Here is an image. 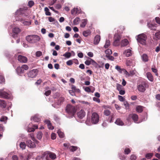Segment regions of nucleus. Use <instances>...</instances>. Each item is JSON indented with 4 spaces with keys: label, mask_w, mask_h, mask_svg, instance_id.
Here are the masks:
<instances>
[{
    "label": "nucleus",
    "mask_w": 160,
    "mask_h": 160,
    "mask_svg": "<svg viewBox=\"0 0 160 160\" xmlns=\"http://www.w3.org/2000/svg\"><path fill=\"white\" fill-rule=\"evenodd\" d=\"M106 57L109 60H111V61H113L114 60V58L112 56L110 55H106Z\"/></svg>",
    "instance_id": "45"
},
{
    "label": "nucleus",
    "mask_w": 160,
    "mask_h": 160,
    "mask_svg": "<svg viewBox=\"0 0 160 160\" xmlns=\"http://www.w3.org/2000/svg\"><path fill=\"white\" fill-rule=\"evenodd\" d=\"M64 100V98L63 97L60 98L58 100V104H61L63 102Z\"/></svg>",
    "instance_id": "40"
},
{
    "label": "nucleus",
    "mask_w": 160,
    "mask_h": 160,
    "mask_svg": "<svg viewBox=\"0 0 160 160\" xmlns=\"http://www.w3.org/2000/svg\"><path fill=\"white\" fill-rule=\"evenodd\" d=\"M123 149L124 150V153L125 154L128 155L131 152V150L129 148H126Z\"/></svg>",
    "instance_id": "34"
},
{
    "label": "nucleus",
    "mask_w": 160,
    "mask_h": 160,
    "mask_svg": "<svg viewBox=\"0 0 160 160\" xmlns=\"http://www.w3.org/2000/svg\"><path fill=\"white\" fill-rule=\"evenodd\" d=\"M26 143L29 147L32 148L35 147L36 145L34 142L32 141L31 140H28L26 142Z\"/></svg>",
    "instance_id": "13"
},
{
    "label": "nucleus",
    "mask_w": 160,
    "mask_h": 160,
    "mask_svg": "<svg viewBox=\"0 0 160 160\" xmlns=\"http://www.w3.org/2000/svg\"><path fill=\"white\" fill-rule=\"evenodd\" d=\"M147 77L148 79L151 82H152L153 80V77L150 72H148L146 73Z\"/></svg>",
    "instance_id": "18"
},
{
    "label": "nucleus",
    "mask_w": 160,
    "mask_h": 160,
    "mask_svg": "<svg viewBox=\"0 0 160 160\" xmlns=\"http://www.w3.org/2000/svg\"><path fill=\"white\" fill-rule=\"evenodd\" d=\"M105 52L106 55H107L111 54L112 53V51L109 49H108L105 50Z\"/></svg>",
    "instance_id": "41"
},
{
    "label": "nucleus",
    "mask_w": 160,
    "mask_h": 160,
    "mask_svg": "<svg viewBox=\"0 0 160 160\" xmlns=\"http://www.w3.org/2000/svg\"><path fill=\"white\" fill-rule=\"evenodd\" d=\"M147 39V37L146 35L143 34L139 35L138 36V38L137 39L138 42L143 45L146 44Z\"/></svg>",
    "instance_id": "3"
},
{
    "label": "nucleus",
    "mask_w": 160,
    "mask_h": 160,
    "mask_svg": "<svg viewBox=\"0 0 160 160\" xmlns=\"http://www.w3.org/2000/svg\"><path fill=\"white\" fill-rule=\"evenodd\" d=\"M69 148L70 151L74 152L76 151L77 149H78V148L76 146H72L70 147Z\"/></svg>",
    "instance_id": "26"
},
{
    "label": "nucleus",
    "mask_w": 160,
    "mask_h": 160,
    "mask_svg": "<svg viewBox=\"0 0 160 160\" xmlns=\"http://www.w3.org/2000/svg\"><path fill=\"white\" fill-rule=\"evenodd\" d=\"M42 135L43 134L42 132H39L37 135V138L38 139H40L42 137Z\"/></svg>",
    "instance_id": "42"
},
{
    "label": "nucleus",
    "mask_w": 160,
    "mask_h": 160,
    "mask_svg": "<svg viewBox=\"0 0 160 160\" xmlns=\"http://www.w3.org/2000/svg\"><path fill=\"white\" fill-rule=\"evenodd\" d=\"M152 153H148L146 154L145 157L147 159H149L152 156Z\"/></svg>",
    "instance_id": "48"
},
{
    "label": "nucleus",
    "mask_w": 160,
    "mask_h": 160,
    "mask_svg": "<svg viewBox=\"0 0 160 160\" xmlns=\"http://www.w3.org/2000/svg\"><path fill=\"white\" fill-rule=\"evenodd\" d=\"M87 20L86 19H83L82 20V23L80 24V27L82 28H84L87 23Z\"/></svg>",
    "instance_id": "24"
},
{
    "label": "nucleus",
    "mask_w": 160,
    "mask_h": 160,
    "mask_svg": "<svg viewBox=\"0 0 160 160\" xmlns=\"http://www.w3.org/2000/svg\"><path fill=\"white\" fill-rule=\"evenodd\" d=\"M51 139L54 140L56 138V134L55 133H52L51 135Z\"/></svg>",
    "instance_id": "57"
},
{
    "label": "nucleus",
    "mask_w": 160,
    "mask_h": 160,
    "mask_svg": "<svg viewBox=\"0 0 160 160\" xmlns=\"http://www.w3.org/2000/svg\"><path fill=\"white\" fill-rule=\"evenodd\" d=\"M121 38V36L118 34H115L113 38V45L115 46H118L120 45V41Z\"/></svg>",
    "instance_id": "5"
},
{
    "label": "nucleus",
    "mask_w": 160,
    "mask_h": 160,
    "mask_svg": "<svg viewBox=\"0 0 160 160\" xmlns=\"http://www.w3.org/2000/svg\"><path fill=\"white\" fill-rule=\"evenodd\" d=\"M115 68L120 73H122L123 71L124 68H121L118 65L115 67Z\"/></svg>",
    "instance_id": "32"
},
{
    "label": "nucleus",
    "mask_w": 160,
    "mask_h": 160,
    "mask_svg": "<svg viewBox=\"0 0 160 160\" xmlns=\"http://www.w3.org/2000/svg\"><path fill=\"white\" fill-rule=\"evenodd\" d=\"M110 44V41L109 40H106V41L105 44L104 46V47L105 48H108Z\"/></svg>",
    "instance_id": "33"
},
{
    "label": "nucleus",
    "mask_w": 160,
    "mask_h": 160,
    "mask_svg": "<svg viewBox=\"0 0 160 160\" xmlns=\"http://www.w3.org/2000/svg\"><path fill=\"white\" fill-rule=\"evenodd\" d=\"M115 123L118 125L122 126L124 125V123L120 118H118L116 121Z\"/></svg>",
    "instance_id": "22"
},
{
    "label": "nucleus",
    "mask_w": 160,
    "mask_h": 160,
    "mask_svg": "<svg viewBox=\"0 0 160 160\" xmlns=\"http://www.w3.org/2000/svg\"><path fill=\"white\" fill-rule=\"evenodd\" d=\"M80 21V19L79 18L76 17L75 18V19L73 21V24L74 25L78 24L79 23Z\"/></svg>",
    "instance_id": "30"
},
{
    "label": "nucleus",
    "mask_w": 160,
    "mask_h": 160,
    "mask_svg": "<svg viewBox=\"0 0 160 160\" xmlns=\"http://www.w3.org/2000/svg\"><path fill=\"white\" fill-rule=\"evenodd\" d=\"M31 120H33L34 122H38L40 121V119L37 115H35L33 117L31 118Z\"/></svg>",
    "instance_id": "17"
},
{
    "label": "nucleus",
    "mask_w": 160,
    "mask_h": 160,
    "mask_svg": "<svg viewBox=\"0 0 160 160\" xmlns=\"http://www.w3.org/2000/svg\"><path fill=\"white\" fill-rule=\"evenodd\" d=\"M145 84V82H143L139 85L137 87L138 90L141 92H144L146 90Z\"/></svg>",
    "instance_id": "9"
},
{
    "label": "nucleus",
    "mask_w": 160,
    "mask_h": 160,
    "mask_svg": "<svg viewBox=\"0 0 160 160\" xmlns=\"http://www.w3.org/2000/svg\"><path fill=\"white\" fill-rule=\"evenodd\" d=\"M78 117L80 118H82L85 116V112L83 110H81L77 113Z\"/></svg>",
    "instance_id": "12"
},
{
    "label": "nucleus",
    "mask_w": 160,
    "mask_h": 160,
    "mask_svg": "<svg viewBox=\"0 0 160 160\" xmlns=\"http://www.w3.org/2000/svg\"><path fill=\"white\" fill-rule=\"evenodd\" d=\"M63 56L67 58H68L71 57V53L69 52H67L63 54Z\"/></svg>",
    "instance_id": "43"
},
{
    "label": "nucleus",
    "mask_w": 160,
    "mask_h": 160,
    "mask_svg": "<svg viewBox=\"0 0 160 160\" xmlns=\"http://www.w3.org/2000/svg\"><path fill=\"white\" fill-rule=\"evenodd\" d=\"M156 38L157 39H160V31L156 32L155 34Z\"/></svg>",
    "instance_id": "46"
},
{
    "label": "nucleus",
    "mask_w": 160,
    "mask_h": 160,
    "mask_svg": "<svg viewBox=\"0 0 160 160\" xmlns=\"http://www.w3.org/2000/svg\"><path fill=\"white\" fill-rule=\"evenodd\" d=\"M66 63L68 65H71L73 64V62L72 60H69Z\"/></svg>",
    "instance_id": "62"
},
{
    "label": "nucleus",
    "mask_w": 160,
    "mask_h": 160,
    "mask_svg": "<svg viewBox=\"0 0 160 160\" xmlns=\"http://www.w3.org/2000/svg\"><path fill=\"white\" fill-rule=\"evenodd\" d=\"M137 157L134 154H132L130 156V159L131 160H136Z\"/></svg>",
    "instance_id": "49"
},
{
    "label": "nucleus",
    "mask_w": 160,
    "mask_h": 160,
    "mask_svg": "<svg viewBox=\"0 0 160 160\" xmlns=\"http://www.w3.org/2000/svg\"><path fill=\"white\" fill-rule=\"evenodd\" d=\"M152 71L155 73V74L156 75V76H158V70L156 69V68H152Z\"/></svg>",
    "instance_id": "51"
},
{
    "label": "nucleus",
    "mask_w": 160,
    "mask_h": 160,
    "mask_svg": "<svg viewBox=\"0 0 160 160\" xmlns=\"http://www.w3.org/2000/svg\"><path fill=\"white\" fill-rule=\"evenodd\" d=\"M100 40V36L98 35H97L94 38V44L95 45H97L99 42Z\"/></svg>",
    "instance_id": "15"
},
{
    "label": "nucleus",
    "mask_w": 160,
    "mask_h": 160,
    "mask_svg": "<svg viewBox=\"0 0 160 160\" xmlns=\"http://www.w3.org/2000/svg\"><path fill=\"white\" fill-rule=\"evenodd\" d=\"M72 88L73 90H74V91L77 92H80V90L78 88H76V87L74 85H72Z\"/></svg>",
    "instance_id": "37"
},
{
    "label": "nucleus",
    "mask_w": 160,
    "mask_h": 160,
    "mask_svg": "<svg viewBox=\"0 0 160 160\" xmlns=\"http://www.w3.org/2000/svg\"><path fill=\"white\" fill-rule=\"evenodd\" d=\"M12 158L13 160H18V157L16 155L13 156L12 157Z\"/></svg>",
    "instance_id": "64"
},
{
    "label": "nucleus",
    "mask_w": 160,
    "mask_h": 160,
    "mask_svg": "<svg viewBox=\"0 0 160 160\" xmlns=\"http://www.w3.org/2000/svg\"><path fill=\"white\" fill-rule=\"evenodd\" d=\"M129 42L127 39H125L121 41V47H125L129 43Z\"/></svg>",
    "instance_id": "14"
},
{
    "label": "nucleus",
    "mask_w": 160,
    "mask_h": 160,
    "mask_svg": "<svg viewBox=\"0 0 160 160\" xmlns=\"http://www.w3.org/2000/svg\"><path fill=\"white\" fill-rule=\"evenodd\" d=\"M21 68L24 70H27L28 69V67L27 65H23L21 66Z\"/></svg>",
    "instance_id": "50"
},
{
    "label": "nucleus",
    "mask_w": 160,
    "mask_h": 160,
    "mask_svg": "<svg viewBox=\"0 0 160 160\" xmlns=\"http://www.w3.org/2000/svg\"><path fill=\"white\" fill-rule=\"evenodd\" d=\"M0 97L2 98L8 99L10 98V95L7 92L0 90Z\"/></svg>",
    "instance_id": "8"
},
{
    "label": "nucleus",
    "mask_w": 160,
    "mask_h": 160,
    "mask_svg": "<svg viewBox=\"0 0 160 160\" xmlns=\"http://www.w3.org/2000/svg\"><path fill=\"white\" fill-rule=\"evenodd\" d=\"M7 106V104L5 101L3 100L0 99V106L3 108H5Z\"/></svg>",
    "instance_id": "21"
},
{
    "label": "nucleus",
    "mask_w": 160,
    "mask_h": 160,
    "mask_svg": "<svg viewBox=\"0 0 160 160\" xmlns=\"http://www.w3.org/2000/svg\"><path fill=\"white\" fill-rule=\"evenodd\" d=\"M34 4V2L32 1H30L28 2V6L30 7H32Z\"/></svg>",
    "instance_id": "52"
},
{
    "label": "nucleus",
    "mask_w": 160,
    "mask_h": 160,
    "mask_svg": "<svg viewBox=\"0 0 160 160\" xmlns=\"http://www.w3.org/2000/svg\"><path fill=\"white\" fill-rule=\"evenodd\" d=\"M92 59L91 58H88V59L85 61V64L88 66L90 64H91V60Z\"/></svg>",
    "instance_id": "35"
},
{
    "label": "nucleus",
    "mask_w": 160,
    "mask_h": 160,
    "mask_svg": "<svg viewBox=\"0 0 160 160\" xmlns=\"http://www.w3.org/2000/svg\"><path fill=\"white\" fill-rule=\"evenodd\" d=\"M51 93V91L50 90H48L46 91L44 95L46 96H48L50 95Z\"/></svg>",
    "instance_id": "56"
},
{
    "label": "nucleus",
    "mask_w": 160,
    "mask_h": 160,
    "mask_svg": "<svg viewBox=\"0 0 160 160\" xmlns=\"http://www.w3.org/2000/svg\"><path fill=\"white\" fill-rule=\"evenodd\" d=\"M58 133L60 138H63L64 137V133L60 131H58Z\"/></svg>",
    "instance_id": "44"
},
{
    "label": "nucleus",
    "mask_w": 160,
    "mask_h": 160,
    "mask_svg": "<svg viewBox=\"0 0 160 160\" xmlns=\"http://www.w3.org/2000/svg\"><path fill=\"white\" fill-rule=\"evenodd\" d=\"M99 117L98 114L96 112H93L91 116V121L93 124H96L99 122Z\"/></svg>",
    "instance_id": "4"
},
{
    "label": "nucleus",
    "mask_w": 160,
    "mask_h": 160,
    "mask_svg": "<svg viewBox=\"0 0 160 160\" xmlns=\"http://www.w3.org/2000/svg\"><path fill=\"white\" fill-rule=\"evenodd\" d=\"M20 147L22 149H25L26 147V144L24 142H21L20 144Z\"/></svg>",
    "instance_id": "38"
},
{
    "label": "nucleus",
    "mask_w": 160,
    "mask_h": 160,
    "mask_svg": "<svg viewBox=\"0 0 160 160\" xmlns=\"http://www.w3.org/2000/svg\"><path fill=\"white\" fill-rule=\"evenodd\" d=\"M42 52L40 51H38L36 52V56L37 57H39L42 56Z\"/></svg>",
    "instance_id": "54"
},
{
    "label": "nucleus",
    "mask_w": 160,
    "mask_h": 160,
    "mask_svg": "<svg viewBox=\"0 0 160 160\" xmlns=\"http://www.w3.org/2000/svg\"><path fill=\"white\" fill-rule=\"evenodd\" d=\"M7 119V118L6 117L2 116L0 119V121L1 122H4Z\"/></svg>",
    "instance_id": "53"
},
{
    "label": "nucleus",
    "mask_w": 160,
    "mask_h": 160,
    "mask_svg": "<svg viewBox=\"0 0 160 160\" xmlns=\"http://www.w3.org/2000/svg\"><path fill=\"white\" fill-rule=\"evenodd\" d=\"M12 31L13 33L18 34L21 31V30L19 28L16 27L13 29Z\"/></svg>",
    "instance_id": "31"
},
{
    "label": "nucleus",
    "mask_w": 160,
    "mask_h": 160,
    "mask_svg": "<svg viewBox=\"0 0 160 160\" xmlns=\"http://www.w3.org/2000/svg\"><path fill=\"white\" fill-rule=\"evenodd\" d=\"M91 33V31L89 30H88L85 31H84L82 33L83 35L85 37H87Z\"/></svg>",
    "instance_id": "25"
},
{
    "label": "nucleus",
    "mask_w": 160,
    "mask_h": 160,
    "mask_svg": "<svg viewBox=\"0 0 160 160\" xmlns=\"http://www.w3.org/2000/svg\"><path fill=\"white\" fill-rule=\"evenodd\" d=\"M118 98L119 100L120 101H124L125 100V98L121 96L118 95Z\"/></svg>",
    "instance_id": "58"
},
{
    "label": "nucleus",
    "mask_w": 160,
    "mask_h": 160,
    "mask_svg": "<svg viewBox=\"0 0 160 160\" xmlns=\"http://www.w3.org/2000/svg\"><path fill=\"white\" fill-rule=\"evenodd\" d=\"M155 21L156 22L160 25V18L159 17H157L155 18Z\"/></svg>",
    "instance_id": "59"
},
{
    "label": "nucleus",
    "mask_w": 160,
    "mask_h": 160,
    "mask_svg": "<svg viewBox=\"0 0 160 160\" xmlns=\"http://www.w3.org/2000/svg\"><path fill=\"white\" fill-rule=\"evenodd\" d=\"M26 40L31 43H33L39 41L40 38L37 35H30L27 36L26 38Z\"/></svg>",
    "instance_id": "1"
},
{
    "label": "nucleus",
    "mask_w": 160,
    "mask_h": 160,
    "mask_svg": "<svg viewBox=\"0 0 160 160\" xmlns=\"http://www.w3.org/2000/svg\"><path fill=\"white\" fill-rule=\"evenodd\" d=\"M148 27L152 30H156V28L158 27V25L156 24H152L150 23H148L147 25Z\"/></svg>",
    "instance_id": "11"
},
{
    "label": "nucleus",
    "mask_w": 160,
    "mask_h": 160,
    "mask_svg": "<svg viewBox=\"0 0 160 160\" xmlns=\"http://www.w3.org/2000/svg\"><path fill=\"white\" fill-rule=\"evenodd\" d=\"M110 111L108 110H105L104 112V115L107 116H109L110 114Z\"/></svg>",
    "instance_id": "47"
},
{
    "label": "nucleus",
    "mask_w": 160,
    "mask_h": 160,
    "mask_svg": "<svg viewBox=\"0 0 160 160\" xmlns=\"http://www.w3.org/2000/svg\"><path fill=\"white\" fill-rule=\"evenodd\" d=\"M123 72H124V74H125V75L129 77L130 76V74H129V73L125 69H124L123 70Z\"/></svg>",
    "instance_id": "60"
},
{
    "label": "nucleus",
    "mask_w": 160,
    "mask_h": 160,
    "mask_svg": "<svg viewBox=\"0 0 160 160\" xmlns=\"http://www.w3.org/2000/svg\"><path fill=\"white\" fill-rule=\"evenodd\" d=\"M18 61L21 62L26 63L27 61V58L26 57L21 55L18 56Z\"/></svg>",
    "instance_id": "10"
},
{
    "label": "nucleus",
    "mask_w": 160,
    "mask_h": 160,
    "mask_svg": "<svg viewBox=\"0 0 160 160\" xmlns=\"http://www.w3.org/2000/svg\"><path fill=\"white\" fill-rule=\"evenodd\" d=\"M66 111L68 113L70 114H73L76 112L74 107L70 104L67 106Z\"/></svg>",
    "instance_id": "6"
},
{
    "label": "nucleus",
    "mask_w": 160,
    "mask_h": 160,
    "mask_svg": "<svg viewBox=\"0 0 160 160\" xmlns=\"http://www.w3.org/2000/svg\"><path fill=\"white\" fill-rule=\"evenodd\" d=\"M16 71L17 74L20 75L21 74L24 72V70L22 69L20 67H18L16 69Z\"/></svg>",
    "instance_id": "16"
},
{
    "label": "nucleus",
    "mask_w": 160,
    "mask_h": 160,
    "mask_svg": "<svg viewBox=\"0 0 160 160\" xmlns=\"http://www.w3.org/2000/svg\"><path fill=\"white\" fill-rule=\"evenodd\" d=\"M143 107L139 105L137 106L136 108V110L138 112H141L143 111Z\"/></svg>",
    "instance_id": "23"
},
{
    "label": "nucleus",
    "mask_w": 160,
    "mask_h": 160,
    "mask_svg": "<svg viewBox=\"0 0 160 160\" xmlns=\"http://www.w3.org/2000/svg\"><path fill=\"white\" fill-rule=\"evenodd\" d=\"M117 89L118 91H119L123 89V87L121 85L117 83Z\"/></svg>",
    "instance_id": "36"
},
{
    "label": "nucleus",
    "mask_w": 160,
    "mask_h": 160,
    "mask_svg": "<svg viewBox=\"0 0 160 160\" xmlns=\"http://www.w3.org/2000/svg\"><path fill=\"white\" fill-rule=\"evenodd\" d=\"M77 9V8H74L71 10V14L72 15L76 14V10Z\"/></svg>",
    "instance_id": "55"
},
{
    "label": "nucleus",
    "mask_w": 160,
    "mask_h": 160,
    "mask_svg": "<svg viewBox=\"0 0 160 160\" xmlns=\"http://www.w3.org/2000/svg\"><path fill=\"white\" fill-rule=\"evenodd\" d=\"M38 70L37 69H33L30 71L28 74V76L31 78L35 77L38 74Z\"/></svg>",
    "instance_id": "7"
},
{
    "label": "nucleus",
    "mask_w": 160,
    "mask_h": 160,
    "mask_svg": "<svg viewBox=\"0 0 160 160\" xmlns=\"http://www.w3.org/2000/svg\"><path fill=\"white\" fill-rule=\"evenodd\" d=\"M131 117L134 122H136L138 120V116L136 114H131Z\"/></svg>",
    "instance_id": "19"
},
{
    "label": "nucleus",
    "mask_w": 160,
    "mask_h": 160,
    "mask_svg": "<svg viewBox=\"0 0 160 160\" xmlns=\"http://www.w3.org/2000/svg\"><path fill=\"white\" fill-rule=\"evenodd\" d=\"M141 57L143 61L144 62H147L148 61V57L147 54H143L142 56Z\"/></svg>",
    "instance_id": "20"
},
{
    "label": "nucleus",
    "mask_w": 160,
    "mask_h": 160,
    "mask_svg": "<svg viewBox=\"0 0 160 160\" xmlns=\"http://www.w3.org/2000/svg\"><path fill=\"white\" fill-rule=\"evenodd\" d=\"M45 122H47V124L48 125V128L51 130H52L54 129V127L53 126H52L51 123L49 121H46Z\"/></svg>",
    "instance_id": "27"
},
{
    "label": "nucleus",
    "mask_w": 160,
    "mask_h": 160,
    "mask_svg": "<svg viewBox=\"0 0 160 160\" xmlns=\"http://www.w3.org/2000/svg\"><path fill=\"white\" fill-rule=\"evenodd\" d=\"M129 74L130 75L133 76L135 74V71L134 70H132L130 71Z\"/></svg>",
    "instance_id": "63"
},
{
    "label": "nucleus",
    "mask_w": 160,
    "mask_h": 160,
    "mask_svg": "<svg viewBox=\"0 0 160 160\" xmlns=\"http://www.w3.org/2000/svg\"><path fill=\"white\" fill-rule=\"evenodd\" d=\"M93 100L94 101H96L98 103H99L100 102V100L98 98H97L96 97H93Z\"/></svg>",
    "instance_id": "61"
},
{
    "label": "nucleus",
    "mask_w": 160,
    "mask_h": 160,
    "mask_svg": "<svg viewBox=\"0 0 160 160\" xmlns=\"http://www.w3.org/2000/svg\"><path fill=\"white\" fill-rule=\"evenodd\" d=\"M43 156L45 157L46 160H50V158L54 159L56 158V155L54 153L49 151H46L43 154Z\"/></svg>",
    "instance_id": "2"
},
{
    "label": "nucleus",
    "mask_w": 160,
    "mask_h": 160,
    "mask_svg": "<svg viewBox=\"0 0 160 160\" xmlns=\"http://www.w3.org/2000/svg\"><path fill=\"white\" fill-rule=\"evenodd\" d=\"M19 20L24 25H28L31 24V23L29 22L25 21L23 19H21Z\"/></svg>",
    "instance_id": "29"
},
{
    "label": "nucleus",
    "mask_w": 160,
    "mask_h": 160,
    "mask_svg": "<svg viewBox=\"0 0 160 160\" xmlns=\"http://www.w3.org/2000/svg\"><path fill=\"white\" fill-rule=\"evenodd\" d=\"M132 51L130 49H128L125 51V53H126V56L127 57H129L131 55Z\"/></svg>",
    "instance_id": "28"
},
{
    "label": "nucleus",
    "mask_w": 160,
    "mask_h": 160,
    "mask_svg": "<svg viewBox=\"0 0 160 160\" xmlns=\"http://www.w3.org/2000/svg\"><path fill=\"white\" fill-rule=\"evenodd\" d=\"M44 10L45 11V14L47 15L50 16L51 15V13L49 11V10L48 8L45 7Z\"/></svg>",
    "instance_id": "39"
}]
</instances>
